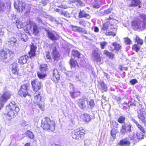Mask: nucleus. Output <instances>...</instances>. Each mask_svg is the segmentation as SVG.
I'll return each instance as SVG.
<instances>
[{
  "mask_svg": "<svg viewBox=\"0 0 146 146\" xmlns=\"http://www.w3.org/2000/svg\"><path fill=\"white\" fill-rule=\"evenodd\" d=\"M132 25L136 29L143 31L146 29V15H140L138 19L133 21Z\"/></svg>",
  "mask_w": 146,
  "mask_h": 146,
  "instance_id": "f257e3e1",
  "label": "nucleus"
},
{
  "mask_svg": "<svg viewBox=\"0 0 146 146\" xmlns=\"http://www.w3.org/2000/svg\"><path fill=\"white\" fill-rule=\"evenodd\" d=\"M56 124L53 120H51L50 118L46 117L42 120L41 126L44 129L49 131H53L55 130Z\"/></svg>",
  "mask_w": 146,
  "mask_h": 146,
  "instance_id": "f03ea898",
  "label": "nucleus"
},
{
  "mask_svg": "<svg viewBox=\"0 0 146 146\" xmlns=\"http://www.w3.org/2000/svg\"><path fill=\"white\" fill-rule=\"evenodd\" d=\"M6 110L8 111L7 115L11 118H15L19 111V108L17 106L15 103L13 102L6 107Z\"/></svg>",
  "mask_w": 146,
  "mask_h": 146,
  "instance_id": "7ed1b4c3",
  "label": "nucleus"
},
{
  "mask_svg": "<svg viewBox=\"0 0 146 146\" xmlns=\"http://www.w3.org/2000/svg\"><path fill=\"white\" fill-rule=\"evenodd\" d=\"M33 96L34 103L37 105L42 110H44V98L41 96L40 93L38 92H35Z\"/></svg>",
  "mask_w": 146,
  "mask_h": 146,
  "instance_id": "20e7f679",
  "label": "nucleus"
},
{
  "mask_svg": "<svg viewBox=\"0 0 146 146\" xmlns=\"http://www.w3.org/2000/svg\"><path fill=\"white\" fill-rule=\"evenodd\" d=\"M48 69V67L46 64H43L40 66V71L37 72V75L40 79H43L46 76V72Z\"/></svg>",
  "mask_w": 146,
  "mask_h": 146,
  "instance_id": "39448f33",
  "label": "nucleus"
},
{
  "mask_svg": "<svg viewBox=\"0 0 146 146\" xmlns=\"http://www.w3.org/2000/svg\"><path fill=\"white\" fill-rule=\"evenodd\" d=\"M84 131V129H82L80 131L79 129H75L72 131V136L73 139L80 140L82 137H83Z\"/></svg>",
  "mask_w": 146,
  "mask_h": 146,
  "instance_id": "423d86ee",
  "label": "nucleus"
},
{
  "mask_svg": "<svg viewBox=\"0 0 146 146\" xmlns=\"http://www.w3.org/2000/svg\"><path fill=\"white\" fill-rule=\"evenodd\" d=\"M46 35L48 39L54 41L58 40L59 36L55 31L46 30Z\"/></svg>",
  "mask_w": 146,
  "mask_h": 146,
  "instance_id": "0eeeda50",
  "label": "nucleus"
},
{
  "mask_svg": "<svg viewBox=\"0 0 146 146\" xmlns=\"http://www.w3.org/2000/svg\"><path fill=\"white\" fill-rule=\"evenodd\" d=\"M25 3L21 1L17 0L14 2V7L19 12H22L25 9Z\"/></svg>",
  "mask_w": 146,
  "mask_h": 146,
  "instance_id": "6e6552de",
  "label": "nucleus"
},
{
  "mask_svg": "<svg viewBox=\"0 0 146 146\" xmlns=\"http://www.w3.org/2000/svg\"><path fill=\"white\" fill-rule=\"evenodd\" d=\"M11 94L9 92H4L1 96L0 98V103L1 106H3L7 101L10 98Z\"/></svg>",
  "mask_w": 146,
  "mask_h": 146,
  "instance_id": "1a4fd4ad",
  "label": "nucleus"
},
{
  "mask_svg": "<svg viewBox=\"0 0 146 146\" xmlns=\"http://www.w3.org/2000/svg\"><path fill=\"white\" fill-rule=\"evenodd\" d=\"M29 85L28 84H25L21 86L20 90L19 93L20 96H22L25 97L28 95V92Z\"/></svg>",
  "mask_w": 146,
  "mask_h": 146,
  "instance_id": "9d476101",
  "label": "nucleus"
},
{
  "mask_svg": "<svg viewBox=\"0 0 146 146\" xmlns=\"http://www.w3.org/2000/svg\"><path fill=\"white\" fill-rule=\"evenodd\" d=\"M78 104L79 108L82 110H87L88 106L86 104L85 100L83 99H79L77 101Z\"/></svg>",
  "mask_w": 146,
  "mask_h": 146,
  "instance_id": "9b49d317",
  "label": "nucleus"
},
{
  "mask_svg": "<svg viewBox=\"0 0 146 146\" xmlns=\"http://www.w3.org/2000/svg\"><path fill=\"white\" fill-rule=\"evenodd\" d=\"M137 112L138 118L142 121H144L146 116V111L145 109L141 107Z\"/></svg>",
  "mask_w": 146,
  "mask_h": 146,
  "instance_id": "f8f14e48",
  "label": "nucleus"
},
{
  "mask_svg": "<svg viewBox=\"0 0 146 146\" xmlns=\"http://www.w3.org/2000/svg\"><path fill=\"white\" fill-rule=\"evenodd\" d=\"M31 84L33 90L35 91H36L40 88L41 82L37 80L32 81Z\"/></svg>",
  "mask_w": 146,
  "mask_h": 146,
  "instance_id": "ddd939ff",
  "label": "nucleus"
},
{
  "mask_svg": "<svg viewBox=\"0 0 146 146\" xmlns=\"http://www.w3.org/2000/svg\"><path fill=\"white\" fill-rule=\"evenodd\" d=\"M36 48V46L33 43H32L30 45V50L29 54V57L31 59L36 56L35 52Z\"/></svg>",
  "mask_w": 146,
  "mask_h": 146,
  "instance_id": "4468645a",
  "label": "nucleus"
},
{
  "mask_svg": "<svg viewBox=\"0 0 146 146\" xmlns=\"http://www.w3.org/2000/svg\"><path fill=\"white\" fill-rule=\"evenodd\" d=\"M72 29L73 31L78 32L80 33L86 34L87 31L83 28L77 26L71 25Z\"/></svg>",
  "mask_w": 146,
  "mask_h": 146,
  "instance_id": "2eb2a0df",
  "label": "nucleus"
},
{
  "mask_svg": "<svg viewBox=\"0 0 146 146\" xmlns=\"http://www.w3.org/2000/svg\"><path fill=\"white\" fill-rule=\"evenodd\" d=\"M92 58L96 62H100L101 60L100 54L97 51L94 50L92 52Z\"/></svg>",
  "mask_w": 146,
  "mask_h": 146,
  "instance_id": "dca6fc26",
  "label": "nucleus"
},
{
  "mask_svg": "<svg viewBox=\"0 0 146 146\" xmlns=\"http://www.w3.org/2000/svg\"><path fill=\"white\" fill-rule=\"evenodd\" d=\"M28 56L25 55L21 56L18 59V62L21 64H24L26 63L28 59Z\"/></svg>",
  "mask_w": 146,
  "mask_h": 146,
  "instance_id": "f3484780",
  "label": "nucleus"
},
{
  "mask_svg": "<svg viewBox=\"0 0 146 146\" xmlns=\"http://www.w3.org/2000/svg\"><path fill=\"white\" fill-rule=\"evenodd\" d=\"M130 144V142L127 138L121 140L118 144V145L121 146H126L129 145Z\"/></svg>",
  "mask_w": 146,
  "mask_h": 146,
  "instance_id": "a211bd4d",
  "label": "nucleus"
},
{
  "mask_svg": "<svg viewBox=\"0 0 146 146\" xmlns=\"http://www.w3.org/2000/svg\"><path fill=\"white\" fill-rule=\"evenodd\" d=\"M129 122L124 123L122 125V126L120 130V133L123 135H125L126 133L127 126L128 125Z\"/></svg>",
  "mask_w": 146,
  "mask_h": 146,
  "instance_id": "6ab92c4d",
  "label": "nucleus"
},
{
  "mask_svg": "<svg viewBox=\"0 0 146 146\" xmlns=\"http://www.w3.org/2000/svg\"><path fill=\"white\" fill-rule=\"evenodd\" d=\"M8 44L10 45V47L15 46L17 47L18 46V44L17 42V40L15 38H12L11 40L9 41L8 42Z\"/></svg>",
  "mask_w": 146,
  "mask_h": 146,
  "instance_id": "aec40b11",
  "label": "nucleus"
},
{
  "mask_svg": "<svg viewBox=\"0 0 146 146\" xmlns=\"http://www.w3.org/2000/svg\"><path fill=\"white\" fill-rule=\"evenodd\" d=\"M79 16L80 18L85 17L88 19H89L90 17V15L89 14L86 13L83 10L80 11L79 13Z\"/></svg>",
  "mask_w": 146,
  "mask_h": 146,
  "instance_id": "412c9836",
  "label": "nucleus"
},
{
  "mask_svg": "<svg viewBox=\"0 0 146 146\" xmlns=\"http://www.w3.org/2000/svg\"><path fill=\"white\" fill-rule=\"evenodd\" d=\"M40 28L35 23H34L33 25V34L35 35H38L39 33Z\"/></svg>",
  "mask_w": 146,
  "mask_h": 146,
  "instance_id": "4be33fe9",
  "label": "nucleus"
},
{
  "mask_svg": "<svg viewBox=\"0 0 146 146\" xmlns=\"http://www.w3.org/2000/svg\"><path fill=\"white\" fill-rule=\"evenodd\" d=\"M19 38L20 40L23 42H26L28 40V38L27 35L25 34H19Z\"/></svg>",
  "mask_w": 146,
  "mask_h": 146,
  "instance_id": "5701e85b",
  "label": "nucleus"
},
{
  "mask_svg": "<svg viewBox=\"0 0 146 146\" xmlns=\"http://www.w3.org/2000/svg\"><path fill=\"white\" fill-rule=\"evenodd\" d=\"M72 56L74 58H80V56L82 54L77 50H73L72 51Z\"/></svg>",
  "mask_w": 146,
  "mask_h": 146,
  "instance_id": "b1692460",
  "label": "nucleus"
},
{
  "mask_svg": "<svg viewBox=\"0 0 146 146\" xmlns=\"http://www.w3.org/2000/svg\"><path fill=\"white\" fill-rule=\"evenodd\" d=\"M83 120L85 122H88L90 120V117L89 115L87 113L84 114L81 116Z\"/></svg>",
  "mask_w": 146,
  "mask_h": 146,
  "instance_id": "393cba45",
  "label": "nucleus"
},
{
  "mask_svg": "<svg viewBox=\"0 0 146 146\" xmlns=\"http://www.w3.org/2000/svg\"><path fill=\"white\" fill-rule=\"evenodd\" d=\"M7 54L4 50L0 51V58L3 61L7 58Z\"/></svg>",
  "mask_w": 146,
  "mask_h": 146,
  "instance_id": "a878e982",
  "label": "nucleus"
},
{
  "mask_svg": "<svg viewBox=\"0 0 146 146\" xmlns=\"http://www.w3.org/2000/svg\"><path fill=\"white\" fill-rule=\"evenodd\" d=\"M141 4V0H133L132 1L130 5L131 7L133 6H140Z\"/></svg>",
  "mask_w": 146,
  "mask_h": 146,
  "instance_id": "bb28decb",
  "label": "nucleus"
},
{
  "mask_svg": "<svg viewBox=\"0 0 146 146\" xmlns=\"http://www.w3.org/2000/svg\"><path fill=\"white\" fill-rule=\"evenodd\" d=\"M81 93V92L78 91H74L73 92H70L71 96L73 98H74L75 97L80 95Z\"/></svg>",
  "mask_w": 146,
  "mask_h": 146,
  "instance_id": "cd10ccee",
  "label": "nucleus"
},
{
  "mask_svg": "<svg viewBox=\"0 0 146 146\" xmlns=\"http://www.w3.org/2000/svg\"><path fill=\"white\" fill-rule=\"evenodd\" d=\"M100 0H95L93 5V7L94 8H98L100 7Z\"/></svg>",
  "mask_w": 146,
  "mask_h": 146,
  "instance_id": "c85d7f7f",
  "label": "nucleus"
},
{
  "mask_svg": "<svg viewBox=\"0 0 146 146\" xmlns=\"http://www.w3.org/2000/svg\"><path fill=\"white\" fill-rule=\"evenodd\" d=\"M5 4L2 2H0V14L2 13L6 10Z\"/></svg>",
  "mask_w": 146,
  "mask_h": 146,
  "instance_id": "c756f323",
  "label": "nucleus"
},
{
  "mask_svg": "<svg viewBox=\"0 0 146 146\" xmlns=\"http://www.w3.org/2000/svg\"><path fill=\"white\" fill-rule=\"evenodd\" d=\"M53 75L54 78L57 80H59L60 78V76L58 74V70H53Z\"/></svg>",
  "mask_w": 146,
  "mask_h": 146,
  "instance_id": "7c9ffc66",
  "label": "nucleus"
},
{
  "mask_svg": "<svg viewBox=\"0 0 146 146\" xmlns=\"http://www.w3.org/2000/svg\"><path fill=\"white\" fill-rule=\"evenodd\" d=\"M12 72L14 74L18 73L17 70V64L16 63H14L12 64Z\"/></svg>",
  "mask_w": 146,
  "mask_h": 146,
  "instance_id": "2f4dec72",
  "label": "nucleus"
},
{
  "mask_svg": "<svg viewBox=\"0 0 146 146\" xmlns=\"http://www.w3.org/2000/svg\"><path fill=\"white\" fill-rule=\"evenodd\" d=\"M104 53L109 58L112 59L114 56V54L113 53L109 52L107 50L104 51Z\"/></svg>",
  "mask_w": 146,
  "mask_h": 146,
  "instance_id": "473e14b6",
  "label": "nucleus"
},
{
  "mask_svg": "<svg viewBox=\"0 0 146 146\" xmlns=\"http://www.w3.org/2000/svg\"><path fill=\"white\" fill-rule=\"evenodd\" d=\"M53 59L56 62L59 59L60 55L58 52H53Z\"/></svg>",
  "mask_w": 146,
  "mask_h": 146,
  "instance_id": "72a5a7b5",
  "label": "nucleus"
},
{
  "mask_svg": "<svg viewBox=\"0 0 146 146\" xmlns=\"http://www.w3.org/2000/svg\"><path fill=\"white\" fill-rule=\"evenodd\" d=\"M112 44L115 50L118 51L121 49V46L119 44L116 42L113 43Z\"/></svg>",
  "mask_w": 146,
  "mask_h": 146,
  "instance_id": "f704fd0d",
  "label": "nucleus"
},
{
  "mask_svg": "<svg viewBox=\"0 0 146 146\" xmlns=\"http://www.w3.org/2000/svg\"><path fill=\"white\" fill-rule=\"evenodd\" d=\"M26 135L30 139H33L34 135L30 131L28 130L25 132Z\"/></svg>",
  "mask_w": 146,
  "mask_h": 146,
  "instance_id": "c9c22d12",
  "label": "nucleus"
},
{
  "mask_svg": "<svg viewBox=\"0 0 146 146\" xmlns=\"http://www.w3.org/2000/svg\"><path fill=\"white\" fill-rule=\"evenodd\" d=\"M137 106L138 107V108H140L142 106L141 104H140L138 102L136 101H134L132 104H130V105H128V107L129 108L130 106Z\"/></svg>",
  "mask_w": 146,
  "mask_h": 146,
  "instance_id": "e433bc0d",
  "label": "nucleus"
},
{
  "mask_svg": "<svg viewBox=\"0 0 146 146\" xmlns=\"http://www.w3.org/2000/svg\"><path fill=\"white\" fill-rule=\"evenodd\" d=\"M127 127L126 133H127L129 134L132 132L131 128L132 126V125L129 122L128 125H127Z\"/></svg>",
  "mask_w": 146,
  "mask_h": 146,
  "instance_id": "4c0bfd02",
  "label": "nucleus"
},
{
  "mask_svg": "<svg viewBox=\"0 0 146 146\" xmlns=\"http://www.w3.org/2000/svg\"><path fill=\"white\" fill-rule=\"evenodd\" d=\"M70 64L72 66L75 67L76 65L78 66L77 62L72 58L70 60Z\"/></svg>",
  "mask_w": 146,
  "mask_h": 146,
  "instance_id": "58836bf2",
  "label": "nucleus"
},
{
  "mask_svg": "<svg viewBox=\"0 0 146 146\" xmlns=\"http://www.w3.org/2000/svg\"><path fill=\"white\" fill-rule=\"evenodd\" d=\"M136 136L137 137V139H142L143 138V133L140 131H138L136 134Z\"/></svg>",
  "mask_w": 146,
  "mask_h": 146,
  "instance_id": "ea45409f",
  "label": "nucleus"
},
{
  "mask_svg": "<svg viewBox=\"0 0 146 146\" xmlns=\"http://www.w3.org/2000/svg\"><path fill=\"white\" fill-rule=\"evenodd\" d=\"M130 139L131 140H132L133 141H135L137 142L138 141V139L136 136L131 134V133L128 135Z\"/></svg>",
  "mask_w": 146,
  "mask_h": 146,
  "instance_id": "a19ab883",
  "label": "nucleus"
},
{
  "mask_svg": "<svg viewBox=\"0 0 146 146\" xmlns=\"http://www.w3.org/2000/svg\"><path fill=\"white\" fill-rule=\"evenodd\" d=\"M135 40L137 44H139L140 46L143 43V40L137 36H136Z\"/></svg>",
  "mask_w": 146,
  "mask_h": 146,
  "instance_id": "79ce46f5",
  "label": "nucleus"
},
{
  "mask_svg": "<svg viewBox=\"0 0 146 146\" xmlns=\"http://www.w3.org/2000/svg\"><path fill=\"white\" fill-rule=\"evenodd\" d=\"M125 118L123 116H121L118 119V121L121 123H124L125 121Z\"/></svg>",
  "mask_w": 146,
  "mask_h": 146,
  "instance_id": "37998d69",
  "label": "nucleus"
},
{
  "mask_svg": "<svg viewBox=\"0 0 146 146\" xmlns=\"http://www.w3.org/2000/svg\"><path fill=\"white\" fill-rule=\"evenodd\" d=\"M118 123L115 121H113L111 122V125L113 127L117 128L118 127Z\"/></svg>",
  "mask_w": 146,
  "mask_h": 146,
  "instance_id": "c03bdc74",
  "label": "nucleus"
},
{
  "mask_svg": "<svg viewBox=\"0 0 146 146\" xmlns=\"http://www.w3.org/2000/svg\"><path fill=\"white\" fill-rule=\"evenodd\" d=\"M101 87L102 89L104 91H106L107 90V85L105 84L103 82L101 83Z\"/></svg>",
  "mask_w": 146,
  "mask_h": 146,
  "instance_id": "a18cd8bd",
  "label": "nucleus"
},
{
  "mask_svg": "<svg viewBox=\"0 0 146 146\" xmlns=\"http://www.w3.org/2000/svg\"><path fill=\"white\" fill-rule=\"evenodd\" d=\"M112 10L111 8H109L107 9L106 10L104 11L103 12L104 15H106L111 13Z\"/></svg>",
  "mask_w": 146,
  "mask_h": 146,
  "instance_id": "49530a36",
  "label": "nucleus"
},
{
  "mask_svg": "<svg viewBox=\"0 0 146 146\" xmlns=\"http://www.w3.org/2000/svg\"><path fill=\"white\" fill-rule=\"evenodd\" d=\"M140 46L138 44H134L132 47V49L136 52H138L139 50Z\"/></svg>",
  "mask_w": 146,
  "mask_h": 146,
  "instance_id": "de8ad7c7",
  "label": "nucleus"
},
{
  "mask_svg": "<svg viewBox=\"0 0 146 146\" xmlns=\"http://www.w3.org/2000/svg\"><path fill=\"white\" fill-rule=\"evenodd\" d=\"M107 42H100V45L101 48L102 49H104L105 47L107 45Z\"/></svg>",
  "mask_w": 146,
  "mask_h": 146,
  "instance_id": "09e8293b",
  "label": "nucleus"
},
{
  "mask_svg": "<svg viewBox=\"0 0 146 146\" xmlns=\"http://www.w3.org/2000/svg\"><path fill=\"white\" fill-rule=\"evenodd\" d=\"M89 105L90 106L91 109L93 108L95 106V104L94 100L92 99H91L89 102Z\"/></svg>",
  "mask_w": 146,
  "mask_h": 146,
  "instance_id": "8fccbe9b",
  "label": "nucleus"
},
{
  "mask_svg": "<svg viewBox=\"0 0 146 146\" xmlns=\"http://www.w3.org/2000/svg\"><path fill=\"white\" fill-rule=\"evenodd\" d=\"M62 15H64L65 17L67 18L70 17L69 14L67 11H63L62 13Z\"/></svg>",
  "mask_w": 146,
  "mask_h": 146,
  "instance_id": "3c124183",
  "label": "nucleus"
},
{
  "mask_svg": "<svg viewBox=\"0 0 146 146\" xmlns=\"http://www.w3.org/2000/svg\"><path fill=\"white\" fill-rule=\"evenodd\" d=\"M116 133L115 130L112 129L111 130V134L113 139H115L116 137Z\"/></svg>",
  "mask_w": 146,
  "mask_h": 146,
  "instance_id": "603ef678",
  "label": "nucleus"
},
{
  "mask_svg": "<svg viewBox=\"0 0 146 146\" xmlns=\"http://www.w3.org/2000/svg\"><path fill=\"white\" fill-rule=\"evenodd\" d=\"M50 46H49V47H50L52 49L53 51V53L54 52H57L56 51V47L54 46V43H52V44H50Z\"/></svg>",
  "mask_w": 146,
  "mask_h": 146,
  "instance_id": "864d4df0",
  "label": "nucleus"
},
{
  "mask_svg": "<svg viewBox=\"0 0 146 146\" xmlns=\"http://www.w3.org/2000/svg\"><path fill=\"white\" fill-rule=\"evenodd\" d=\"M125 43L127 44H129L131 42V40L128 38H124Z\"/></svg>",
  "mask_w": 146,
  "mask_h": 146,
  "instance_id": "5fc2aeb1",
  "label": "nucleus"
},
{
  "mask_svg": "<svg viewBox=\"0 0 146 146\" xmlns=\"http://www.w3.org/2000/svg\"><path fill=\"white\" fill-rule=\"evenodd\" d=\"M137 125V127L142 132L144 133L145 132V130L143 127H142L140 124H139V123Z\"/></svg>",
  "mask_w": 146,
  "mask_h": 146,
  "instance_id": "6e6d98bb",
  "label": "nucleus"
},
{
  "mask_svg": "<svg viewBox=\"0 0 146 146\" xmlns=\"http://www.w3.org/2000/svg\"><path fill=\"white\" fill-rule=\"evenodd\" d=\"M18 21L19 22V21ZM16 24L17 26V27L18 28H21L23 27V25L22 24H20V23L18 22V21H17Z\"/></svg>",
  "mask_w": 146,
  "mask_h": 146,
  "instance_id": "4d7b16f0",
  "label": "nucleus"
},
{
  "mask_svg": "<svg viewBox=\"0 0 146 146\" xmlns=\"http://www.w3.org/2000/svg\"><path fill=\"white\" fill-rule=\"evenodd\" d=\"M137 82V80L135 79H132L130 81V83L132 85H134Z\"/></svg>",
  "mask_w": 146,
  "mask_h": 146,
  "instance_id": "13d9d810",
  "label": "nucleus"
},
{
  "mask_svg": "<svg viewBox=\"0 0 146 146\" xmlns=\"http://www.w3.org/2000/svg\"><path fill=\"white\" fill-rule=\"evenodd\" d=\"M106 35H112L113 36H115L116 34H115V33L114 32H112L111 31L110 32H106Z\"/></svg>",
  "mask_w": 146,
  "mask_h": 146,
  "instance_id": "bf43d9fd",
  "label": "nucleus"
},
{
  "mask_svg": "<svg viewBox=\"0 0 146 146\" xmlns=\"http://www.w3.org/2000/svg\"><path fill=\"white\" fill-rule=\"evenodd\" d=\"M39 24H43L44 25V23L42 22V19L39 17H37L36 18Z\"/></svg>",
  "mask_w": 146,
  "mask_h": 146,
  "instance_id": "052dcab7",
  "label": "nucleus"
},
{
  "mask_svg": "<svg viewBox=\"0 0 146 146\" xmlns=\"http://www.w3.org/2000/svg\"><path fill=\"white\" fill-rule=\"evenodd\" d=\"M81 1L80 0H70L69 1V3L72 4L73 3L76 2L78 3H80Z\"/></svg>",
  "mask_w": 146,
  "mask_h": 146,
  "instance_id": "680f3d73",
  "label": "nucleus"
},
{
  "mask_svg": "<svg viewBox=\"0 0 146 146\" xmlns=\"http://www.w3.org/2000/svg\"><path fill=\"white\" fill-rule=\"evenodd\" d=\"M108 28V26L106 24H104L103 25L102 27V29L103 30H106Z\"/></svg>",
  "mask_w": 146,
  "mask_h": 146,
  "instance_id": "e2e57ef3",
  "label": "nucleus"
},
{
  "mask_svg": "<svg viewBox=\"0 0 146 146\" xmlns=\"http://www.w3.org/2000/svg\"><path fill=\"white\" fill-rule=\"evenodd\" d=\"M57 7L64 9H66L67 8V7L66 5H63L62 4H61L58 6Z\"/></svg>",
  "mask_w": 146,
  "mask_h": 146,
  "instance_id": "0e129e2a",
  "label": "nucleus"
},
{
  "mask_svg": "<svg viewBox=\"0 0 146 146\" xmlns=\"http://www.w3.org/2000/svg\"><path fill=\"white\" fill-rule=\"evenodd\" d=\"M79 23L80 25H82L83 26H85L86 24L85 21L83 20L80 21Z\"/></svg>",
  "mask_w": 146,
  "mask_h": 146,
  "instance_id": "69168bd1",
  "label": "nucleus"
},
{
  "mask_svg": "<svg viewBox=\"0 0 146 146\" xmlns=\"http://www.w3.org/2000/svg\"><path fill=\"white\" fill-rule=\"evenodd\" d=\"M46 57L47 58L50 59V54L49 52H48L46 54Z\"/></svg>",
  "mask_w": 146,
  "mask_h": 146,
  "instance_id": "338daca9",
  "label": "nucleus"
},
{
  "mask_svg": "<svg viewBox=\"0 0 146 146\" xmlns=\"http://www.w3.org/2000/svg\"><path fill=\"white\" fill-rule=\"evenodd\" d=\"M131 120L133 122L135 123L136 124V125L138 123V122L136 120L133 118L131 119Z\"/></svg>",
  "mask_w": 146,
  "mask_h": 146,
  "instance_id": "774afa93",
  "label": "nucleus"
}]
</instances>
